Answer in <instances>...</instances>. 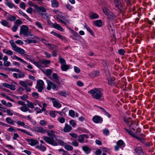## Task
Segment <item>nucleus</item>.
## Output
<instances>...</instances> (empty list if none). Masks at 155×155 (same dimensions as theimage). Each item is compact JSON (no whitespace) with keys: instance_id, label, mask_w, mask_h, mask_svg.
<instances>
[{"instance_id":"nucleus-41","label":"nucleus","mask_w":155,"mask_h":155,"mask_svg":"<svg viewBox=\"0 0 155 155\" xmlns=\"http://www.w3.org/2000/svg\"><path fill=\"white\" fill-rule=\"evenodd\" d=\"M57 120L58 121H59L61 123H64L65 122V119L62 117H58Z\"/></svg>"},{"instance_id":"nucleus-7","label":"nucleus","mask_w":155,"mask_h":155,"mask_svg":"<svg viewBox=\"0 0 155 155\" xmlns=\"http://www.w3.org/2000/svg\"><path fill=\"white\" fill-rule=\"evenodd\" d=\"M124 129L129 135H130L132 137L136 138V139L139 140L141 142H142L144 141L143 138L135 135L134 133L131 131L125 128H124Z\"/></svg>"},{"instance_id":"nucleus-39","label":"nucleus","mask_w":155,"mask_h":155,"mask_svg":"<svg viewBox=\"0 0 155 155\" xmlns=\"http://www.w3.org/2000/svg\"><path fill=\"white\" fill-rule=\"evenodd\" d=\"M27 106L28 107L31 109H33L34 108L33 103L30 102L29 101H28L27 102Z\"/></svg>"},{"instance_id":"nucleus-34","label":"nucleus","mask_w":155,"mask_h":155,"mask_svg":"<svg viewBox=\"0 0 155 155\" xmlns=\"http://www.w3.org/2000/svg\"><path fill=\"white\" fill-rule=\"evenodd\" d=\"M51 5L53 7H58L59 5V3L55 0L52 1Z\"/></svg>"},{"instance_id":"nucleus-36","label":"nucleus","mask_w":155,"mask_h":155,"mask_svg":"<svg viewBox=\"0 0 155 155\" xmlns=\"http://www.w3.org/2000/svg\"><path fill=\"white\" fill-rule=\"evenodd\" d=\"M90 17L92 19L97 18H99L98 15L96 13H92L90 15Z\"/></svg>"},{"instance_id":"nucleus-11","label":"nucleus","mask_w":155,"mask_h":155,"mask_svg":"<svg viewBox=\"0 0 155 155\" xmlns=\"http://www.w3.org/2000/svg\"><path fill=\"white\" fill-rule=\"evenodd\" d=\"M27 141L28 144L31 146H35L38 143V142L37 140L33 139H28Z\"/></svg>"},{"instance_id":"nucleus-56","label":"nucleus","mask_w":155,"mask_h":155,"mask_svg":"<svg viewBox=\"0 0 155 155\" xmlns=\"http://www.w3.org/2000/svg\"><path fill=\"white\" fill-rule=\"evenodd\" d=\"M84 27L86 28L87 30L91 34H93V32L90 28L88 27L86 24H85Z\"/></svg>"},{"instance_id":"nucleus-47","label":"nucleus","mask_w":155,"mask_h":155,"mask_svg":"<svg viewBox=\"0 0 155 155\" xmlns=\"http://www.w3.org/2000/svg\"><path fill=\"white\" fill-rule=\"evenodd\" d=\"M32 97L35 99H37L39 97L38 94L36 92H33L32 94Z\"/></svg>"},{"instance_id":"nucleus-15","label":"nucleus","mask_w":155,"mask_h":155,"mask_svg":"<svg viewBox=\"0 0 155 155\" xmlns=\"http://www.w3.org/2000/svg\"><path fill=\"white\" fill-rule=\"evenodd\" d=\"M59 77L58 75L56 73H54L52 75V77L51 79L53 81L55 82L57 84L59 83Z\"/></svg>"},{"instance_id":"nucleus-61","label":"nucleus","mask_w":155,"mask_h":155,"mask_svg":"<svg viewBox=\"0 0 155 155\" xmlns=\"http://www.w3.org/2000/svg\"><path fill=\"white\" fill-rule=\"evenodd\" d=\"M59 94L61 96L64 97H66L67 95V94L65 92L62 91H61L59 93Z\"/></svg>"},{"instance_id":"nucleus-23","label":"nucleus","mask_w":155,"mask_h":155,"mask_svg":"<svg viewBox=\"0 0 155 155\" xmlns=\"http://www.w3.org/2000/svg\"><path fill=\"white\" fill-rule=\"evenodd\" d=\"M94 24L97 27H101L102 25V21L101 20H98L94 21L93 22Z\"/></svg>"},{"instance_id":"nucleus-6","label":"nucleus","mask_w":155,"mask_h":155,"mask_svg":"<svg viewBox=\"0 0 155 155\" xmlns=\"http://www.w3.org/2000/svg\"><path fill=\"white\" fill-rule=\"evenodd\" d=\"M44 83L42 80H38L37 81V85L35 88L38 90V91L41 92L44 90Z\"/></svg>"},{"instance_id":"nucleus-59","label":"nucleus","mask_w":155,"mask_h":155,"mask_svg":"<svg viewBox=\"0 0 155 155\" xmlns=\"http://www.w3.org/2000/svg\"><path fill=\"white\" fill-rule=\"evenodd\" d=\"M56 19L57 20L59 21V22H60L61 23L64 24L66 25V23L64 22V21H63L61 19L59 18L58 17H57Z\"/></svg>"},{"instance_id":"nucleus-12","label":"nucleus","mask_w":155,"mask_h":155,"mask_svg":"<svg viewBox=\"0 0 155 155\" xmlns=\"http://www.w3.org/2000/svg\"><path fill=\"white\" fill-rule=\"evenodd\" d=\"M72 129V127L70 125L65 123L63 129L61 130V131L66 133H68L71 131Z\"/></svg>"},{"instance_id":"nucleus-1","label":"nucleus","mask_w":155,"mask_h":155,"mask_svg":"<svg viewBox=\"0 0 155 155\" xmlns=\"http://www.w3.org/2000/svg\"><path fill=\"white\" fill-rule=\"evenodd\" d=\"M42 139L47 143L54 146H56L59 145L62 146H64L66 143L59 139L55 138L56 141L53 137L44 136L42 137Z\"/></svg>"},{"instance_id":"nucleus-50","label":"nucleus","mask_w":155,"mask_h":155,"mask_svg":"<svg viewBox=\"0 0 155 155\" xmlns=\"http://www.w3.org/2000/svg\"><path fill=\"white\" fill-rule=\"evenodd\" d=\"M35 25L39 28L43 29V27L41 24L38 21H36L35 23Z\"/></svg>"},{"instance_id":"nucleus-27","label":"nucleus","mask_w":155,"mask_h":155,"mask_svg":"<svg viewBox=\"0 0 155 155\" xmlns=\"http://www.w3.org/2000/svg\"><path fill=\"white\" fill-rule=\"evenodd\" d=\"M53 26L54 28L59 31H62L63 30V29L62 27L57 23L53 24Z\"/></svg>"},{"instance_id":"nucleus-46","label":"nucleus","mask_w":155,"mask_h":155,"mask_svg":"<svg viewBox=\"0 0 155 155\" xmlns=\"http://www.w3.org/2000/svg\"><path fill=\"white\" fill-rule=\"evenodd\" d=\"M26 85H28L30 86H31L33 84V82L32 81L29 80H25Z\"/></svg>"},{"instance_id":"nucleus-19","label":"nucleus","mask_w":155,"mask_h":155,"mask_svg":"<svg viewBox=\"0 0 155 155\" xmlns=\"http://www.w3.org/2000/svg\"><path fill=\"white\" fill-rule=\"evenodd\" d=\"M20 74L14 73L13 74V76L15 78H24L25 76V74L23 73H19Z\"/></svg>"},{"instance_id":"nucleus-24","label":"nucleus","mask_w":155,"mask_h":155,"mask_svg":"<svg viewBox=\"0 0 155 155\" xmlns=\"http://www.w3.org/2000/svg\"><path fill=\"white\" fill-rule=\"evenodd\" d=\"M11 58L12 59H16L18 61H19L23 63L26 64V62L25 61H24L23 59L16 55H14L13 56H12Z\"/></svg>"},{"instance_id":"nucleus-33","label":"nucleus","mask_w":155,"mask_h":155,"mask_svg":"<svg viewBox=\"0 0 155 155\" xmlns=\"http://www.w3.org/2000/svg\"><path fill=\"white\" fill-rule=\"evenodd\" d=\"M18 12L19 14L22 15L26 19L29 20V18L28 16L25 13H24L21 10H18Z\"/></svg>"},{"instance_id":"nucleus-58","label":"nucleus","mask_w":155,"mask_h":155,"mask_svg":"<svg viewBox=\"0 0 155 155\" xmlns=\"http://www.w3.org/2000/svg\"><path fill=\"white\" fill-rule=\"evenodd\" d=\"M18 25H14L12 28V31L13 32L16 31L18 28Z\"/></svg>"},{"instance_id":"nucleus-25","label":"nucleus","mask_w":155,"mask_h":155,"mask_svg":"<svg viewBox=\"0 0 155 155\" xmlns=\"http://www.w3.org/2000/svg\"><path fill=\"white\" fill-rule=\"evenodd\" d=\"M7 20L12 21H14L16 19V17L15 16L9 14H8L7 15Z\"/></svg>"},{"instance_id":"nucleus-32","label":"nucleus","mask_w":155,"mask_h":155,"mask_svg":"<svg viewBox=\"0 0 155 155\" xmlns=\"http://www.w3.org/2000/svg\"><path fill=\"white\" fill-rule=\"evenodd\" d=\"M37 132L41 133H45L46 132L45 130L41 127L37 128Z\"/></svg>"},{"instance_id":"nucleus-4","label":"nucleus","mask_w":155,"mask_h":155,"mask_svg":"<svg viewBox=\"0 0 155 155\" xmlns=\"http://www.w3.org/2000/svg\"><path fill=\"white\" fill-rule=\"evenodd\" d=\"M13 50L21 54H23L25 53V50L22 48L17 47L13 40H11L9 41Z\"/></svg>"},{"instance_id":"nucleus-57","label":"nucleus","mask_w":155,"mask_h":155,"mask_svg":"<svg viewBox=\"0 0 155 155\" xmlns=\"http://www.w3.org/2000/svg\"><path fill=\"white\" fill-rule=\"evenodd\" d=\"M103 133L104 134H105L107 136L109 135V134H110L109 131L107 129H104L103 130Z\"/></svg>"},{"instance_id":"nucleus-13","label":"nucleus","mask_w":155,"mask_h":155,"mask_svg":"<svg viewBox=\"0 0 155 155\" xmlns=\"http://www.w3.org/2000/svg\"><path fill=\"white\" fill-rule=\"evenodd\" d=\"M93 121L96 123H101L103 121L102 118L98 116H95L93 118Z\"/></svg>"},{"instance_id":"nucleus-62","label":"nucleus","mask_w":155,"mask_h":155,"mask_svg":"<svg viewBox=\"0 0 155 155\" xmlns=\"http://www.w3.org/2000/svg\"><path fill=\"white\" fill-rule=\"evenodd\" d=\"M47 122L43 120H41L40 122V124L42 126H45L47 124Z\"/></svg>"},{"instance_id":"nucleus-3","label":"nucleus","mask_w":155,"mask_h":155,"mask_svg":"<svg viewBox=\"0 0 155 155\" xmlns=\"http://www.w3.org/2000/svg\"><path fill=\"white\" fill-rule=\"evenodd\" d=\"M20 34H22L26 37L33 36V35L31 32L28 31V28L25 25H22L21 26Z\"/></svg>"},{"instance_id":"nucleus-18","label":"nucleus","mask_w":155,"mask_h":155,"mask_svg":"<svg viewBox=\"0 0 155 155\" xmlns=\"http://www.w3.org/2000/svg\"><path fill=\"white\" fill-rule=\"evenodd\" d=\"M2 86L3 87L9 88L13 91L15 89V86L13 84H9L6 83H4L3 84Z\"/></svg>"},{"instance_id":"nucleus-28","label":"nucleus","mask_w":155,"mask_h":155,"mask_svg":"<svg viewBox=\"0 0 155 155\" xmlns=\"http://www.w3.org/2000/svg\"><path fill=\"white\" fill-rule=\"evenodd\" d=\"M82 148L87 154L89 153L91 151V149L87 146H83Z\"/></svg>"},{"instance_id":"nucleus-52","label":"nucleus","mask_w":155,"mask_h":155,"mask_svg":"<svg viewBox=\"0 0 155 155\" xmlns=\"http://www.w3.org/2000/svg\"><path fill=\"white\" fill-rule=\"evenodd\" d=\"M25 41L26 42H27L28 43H29V44L32 43H35L36 42V41L35 40H31V39H26Z\"/></svg>"},{"instance_id":"nucleus-53","label":"nucleus","mask_w":155,"mask_h":155,"mask_svg":"<svg viewBox=\"0 0 155 155\" xmlns=\"http://www.w3.org/2000/svg\"><path fill=\"white\" fill-rule=\"evenodd\" d=\"M93 77H95L99 74V72L97 71H93L91 73Z\"/></svg>"},{"instance_id":"nucleus-54","label":"nucleus","mask_w":155,"mask_h":155,"mask_svg":"<svg viewBox=\"0 0 155 155\" xmlns=\"http://www.w3.org/2000/svg\"><path fill=\"white\" fill-rule=\"evenodd\" d=\"M12 110H11L10 109H7L6 110V112L7 114L8 115L12 116L13 115V114L12 113Z\"/></svg>"},{"instance_id":"nucleus-29","label":"nucleus","mask_w":155,"mask_h":155,"mask_svg":"<svg viewBox=\"0 0 155 155\" xmlns=\"http://www.w3.org/2000/svg\"><path fill=\"white\" fill-rule=\"evenodd\" d=\"M35 7L38 10L39 12L41 11L43 12H45L46 11V9L44 7L42 6H38L37 5H35Z\"/></svg>"},{"instance_id":"nucleus-44","label":"nucleus","mask_w":155,"mask_h":155,"mask_svg":"<svg viewBox=\"0 0 155 155\" xmlns=\"http://www.w3.org/2000/svg\"><path fill=\"white\" fill-rule=\"evenodd\" d=\"M17 130L20 131L21 132H22L24 133L29 135H31L30 133L29 132H28V131L26 130L21 129V128H18L17 129Z\"/></svg>"},{"instance_id":"nucleus-45","label":"nucleus","mask_w":155,"mask_h":155,"mask_svg":"<svg viewBox=\"0 0 155 155\" xmlns=\"http://www.w3.org/2000/svg\"><path fill=\"white\" fill-rule=\"evenodd\" d=\"M59 61L60 63H61V65L66 64V62L65 60L63 58L60 57L59 58Z\"/></svg>"},{"instance_id":"nucleus-40","label":"nucleus","mask_w":155,"mask_h":155,"mask_svg":"<svg viewBox=\"0 0 155 155\" xmlns=\"http://www.w3.org/2000/svg\"><path fill=\"white\" fill-rule=\"evenodd\" d=\"M8 70L10 71H12V72H17L18 73H20L21 71L18 69L15 68H9L8 69Z\"/></svg>"},{"instance_id":"nucleus-64","label":"nucleus","mask_w":155,"mask_h":155,"mask_svg":"<svg viewBox=\"0 0 155 155\" xmlns=\"http://www.w3.org/2000/svg\"><path fill=\"white\" fill-rule=\"evenodd\" d=\"M70 135L71 137L74 138H76L78 137V135L75 133H70L69 134Z\"/></svg>"},{"instance_id":"nucleus-51","label":"nucleus","mask_w":155,"mask_h":155,"mask_svg":"<svg viewBox=\"0 0 155 155\" xmlns=\"http://www.w3.org/2000/svg\"><path fill=\"white\" fill-rule=\"evenodd\" d=\"M22 24V21L19 19H17L15 22V25H21Z\"/></svg>"},{"instance_id":"nucleus-35","label":"nucleus","mask_w":155,"mask_h":155,"mask_svg":"<svg viewBox=\"0 0 155 155\" xmlns=\"http://www.w3.org/2000/svg\"><path fill=\"white\" fill-rule=\"evenodd\" d=\"M3 52L9 55H12L13 54L12 51L10 50H7L5 49L3 50Z\"/></svg>"},{"instance_id":"nucleus-55","label":"nucleus","mask_w":155,"mask_h":155,"mask_svg":"<svg viewBox=\"0 0 155 155\" xmlns=\"http://www.w3.org/2000/svg\"><path fill=\"white\" fill-rule=\"evenodd\" d=\"M38 13L39 16H40L41 17L43 18H45L46 17V15L45 14L39 11H38Z\"/></svg>"},{"instance_id":"nucleus-8","label":"nucleus","mask_w":155,"mask_h":155,"mask_svg":"<svg viewBox=\"0 0 155 155\" xmlns=\"http://www.w3.org/2000/svg\"><path fill=\"white\" fill-rule=\"evenodd\" d=\"M47 82L48 84L47 89L48 90H50L51 88L53 89L56 88V85L54 83L48 80H47Z\"/></svg>"},{"instance_id":"nucleus-16","label":"nucleus","mask_w":155,"mask_h":155,"mask_svg":"<svg viewBox=\"0 0 155 155\" xmlns=\"http://www.w3.org/2000/svg\"><path fill=\"white\" fill-rule=\"evenodd\" d=\"M18 109L20 110L22 112H26L27 111H28L29 112H31V110L27 107L26 105L23 106L22 107H19L18 108Z\"/></svg>"},{"instance_id":"nucleus-22","label":"nucleus","mask_w":155,"mask_h":155,"mask_svg":"<svg viewBox=\"0 0 155 155\" xmlns=\"http://www.w3.org/2000/svg\"><path fill=\"white\" fill-rule=\"evenodd\" d=\"M35 147L42 151H44L46 150V147L42 144L36 146Z\"/></svg>"},{"instance_id":"nucleus-5","label":"nucleus","mask_w":155,"mask_h":155,"mask_svg":"<svg viewBox=\"0 0 155 155\" xmlns=\"http://www.w3.org/2000/svg\"><path fill=\"white\" fill-rule=\"evenodd\" d=\"M47 99L50 101H51L53 104L54 107L57 108H59L61 106V104L58 102V100L55 98H51L48 97L47 98Z\"/></svg>"},{"instance_id":"nucleus-2","label":"nucleus","mask_w":155,"mask_h":155,"mask_svg":"<svg viewBox=\"0 0 155 155\" xmlns=\"http://www.w3.org/2000/svg\"><path fill=\"white\" fill-rule=\"evenodd\" d=\"M88 93L91 94L93 98L96 99H99L102 96V93L101 91L96 88L90 90L88 92Z\"/></svg>"},{"instance_id":"nucleus-42","label":"nucleus","mask_w":155,"mask_h":155,"mask_svg":"<svg viewBox=\"0 0 155 155\" xmlns=\"http://www.w3.org/2000/svg\"><path fill=\"white\" fill-rule=\"evenodd\" d=\"M6 4L10 8H12L15 6V5L14 4L8 1L6 2Z\"/></svg>"},{"instance_id":"nucleus-38","label":"nucleus","mask_w":155,"mask_h":155,"mask_svg":"<svg viewBox=\"0 0 155 155\" xmlns=\"http://www.w3.org/2000/svg\"><path fill=\"white\" fill-rule=\"evenodd\" d=\"M69 115L72 117H74L75 116V112L73 110H70L69 112Z\"/></svg>"},{"instance_id":"nucleus-26","label":"nucleus","mask_w":155,"mask_h":155,"mask_svg":"<svg viewBox=\"0 0 155 155\" xmlns=\"http://www.w3.org/2000/svg\"><path fill=\"white\" fill-rule=\"evenodd\" d=\"M45 45L48 47L51 50H54V49H57V47L51 44H49V43H45Z\"/></svg>"},{"instance_id":"nucleus-43","label":"nucleus","mask_w":155,"mask_h":155,"mask_svg":"<svg viewBox=\"0 0 155 155\" xmlns=\"http://www.w3.org/2000/svg\"><path fill=\"white\" fill-rule=\"evenodd\" d=\"M15 123H17L18 125L23 126L24 127H25L26 126V125H25V124L24 122H21L20 121H17L15 122Z\"/></svg>"},{"instance_id":"nucleus-21","label":"nucleus","mask_w":155,"mask_h":155,"mask_svg":"<svg viewBox=\"0 0 155 155\" xmlns=\"http://www.w3.org/2000/svg\"><path fill=\"white\" fill-rule=\"evenodd\" d=\"M6 122L8 124L11 125H14L15 122L12 120L10 117H7L5 119Z\"/></svg>"},{"instance_id":"nucleus-30","label":"nucleus","mask_w":155,"mask_h":155,"mask_svg":"<svg viewBox=\"0 0 155 155\" xmlns=\"http://www.w3.org/2000/svg\"><path fill=\"white\" fill-rule=\"evenodd\" d=\"M64 146L65 149L67 150L71 151L73 149V148L72 146L69 145H67L66 143L65 144Z\"/></svg>"},{"instance_id":"nucleus-49","label":"nucleus","mask_w":155,"mask_h":155,"mask_svg":"<svg viewBox=\"0 0 155 155\" xmlns=\"http://www.w3.org/2000/svg\"><path fill=\"white\" fill-rule=\"evenodd\" d=\"M69 123L73 127H75L76 125V122L73 120H70Z\"/></svg>"},{"instance_id":"nucleus-63","label":"nucleus","mask_w":155,"mask_h":155,"mask_svg":"<svg viewBox=\"0 0 155 155\" xmlns=\"http://www.w3.org/2000/svg\"><path fill=\"white\" fill-rule=\"evenodd\" d=\"M35 110L36 111L37 114L40 113L42 112V110H41V109L38 107H36L35 108Z\"/></svg>"},{"instance_id":"nucleus-17","label":"nucleus","mask_w":155,"mask_h":155,"mask_svg":"<svg viewBox=\"0 0 155 155\" xmlns=\"http://www.w3.org/2000/svg\"><path fill=\"white\" fill-rule=\"evenodd\" d=\"M0 23L2 25L8 28H10L11 26V24H10L5 19L2 20L0 21Z\"/></svg>"},{"instance_id":"nucleus-48","label":"nucleus","mask_w":155,"mask_h":155,"mask_svg":"<svg viewBox=\"0 0 155 155\" xmlns=\"http://www.w3.org/2000/svg\"><path fill=\"white\" fill-rule=\"evenodd\" d=\"M19 84L21 86L24 87H26L27 86L26 84L25 80V81H21L19 82Z\"/></svg>"},{"instance_id":"nucleus-60","label":"nucleus","mask_w":155,"mask_h":155,"mask_svg":"<svg viewBox=\"0 0 155 155\" xmlns=\"http://www.w3.org/2000/svg\"><path fill=\"white\" fill-rule=\"evenodd\" d=\"M95 153L96 154V155H101L102 153V151L99 149H97Z\"/></svg>"},{"instance_id":"nucleus-20","label":"nucleus","mask_w":155,"mask_h":155,"mask_svg":"<svg viewBox=\"0 0 155 155\" xmlns=\"http://www.w3.org/2000/svg\"><path fill=\"white\" fill-rule=\"evenodd\" d=\"M35 66L41 69L45 67V66L44 65L41 60L37 62Z\"/></svg>"},{"instance_id":"nucleus-14","label":"nucleus","mask_w":155,"mask_h":155,"mask_svg":"<svg viewBox=\"0 0 155 155\" xmlns=\"http://www.w3.org/2000/svg\"><path fill=\"white\" fill-rule=\"evenodd\" d=\"M136 155H144L142 148L140 147H137L134 149Z\"/></svg>"},{"instance_id":"nucleus-37","label":"nucleus","mask_w":155,"mask_h":155,"mask_svg":"<svg viewBox=\"0 0 155 155\" xmlns=\"http://www.w3.org/2000/svg\"><path fill=\"white\" fill-rule=\"evenodd\" d=\"M41 61L44 65L45 66V67H47V65L49 64L50 63V61L46 59H44Z\"/></svg>"},{"instance_id":"nucleus-10","label":"nucleus","mask_w":155,"mask_h":155,"mask_svg":"<svg viewBox=\"0 0 155 155\" xmlns=\"http://www.w3.org/2000/svg\"><path fill=\"white\" fill-rule=\"evenodd\" d=\"M104 13L109 18H112L113 16V14L110 12L109 10L106 7H104L102 8Z\"/></svg>"},{"instance_id":"nucleus-31","label":"nucleus","mask_w":155,"mask_h":155,"mask_svg":"<svg viewBox=\"0 0 155 155\" xmlns=\"http://www.w3.org/2000/svg\"><path fill=\"white\" fill-rule=\"evenodd\" d=\"M69 66L68 65L66 64L61 65V68L62 71H65L69 69Z\"/></svg>"},{"instance_id":"nucleus-9","label":"nucleus","mask_w":155,"mask_h":155,"mask_svg":"<svg viewBox=\"0 0 155 155\" xmlns=\"http://www.w3.org/2000/svg\"><path fill=\"white\" fill-rule=\"evenodd\" d=\"M88 138V136L86 134H81L78 137V141L80 143H82L85 142V138L87 139Z\"/></svg>"}]
</instances>
